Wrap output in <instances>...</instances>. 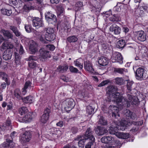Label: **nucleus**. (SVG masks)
Wrapping results in <instances>:
<instances>
[{
	"label": "nucleus",
	"instance_id": "1",
	"mask_svg": "<svg viewBox=\"0 0 148 148\" xmlns=\"http://www.w3.org/2000/svg\"><path fill=\"white\" fill-rule=\"evenodd\" d=\"M93 132L90 128H88L85 134L82 136H78L75 140L78 141V146L81 147H83L86 141L88 140V142L86 145L85 148H91V146L93 144L95 141V138L93 135Z\"/></svg>",
	"mask_w": 148,
	"mask_h": 148
},
{
	"label": "nucleus",
	"instance_id": "2",
	"mask_svg": "<svg viewBox=\"0 0 148 148\" xmlns=\"http://www.w3.org/2000/svg\"><path fill=\"white\" fill-rule=\"evenodd\" d=\"M135 76L136 79L138 80H145L148 77V72L144 69L139 68L136 71Z\"/></svg>",
	"mask_w": 148,
	"mask_h": 148
},
{
	"label": "nucleus",
	"instance_id": "3",
	"mask_svg": "<svg viewBox=\"0 0 148 148\" xmlns=\"http://www.w3.org/2000/svg\"><path fill=\"white\" fill-rule=\"evenodd\" d=\"M111 60L113 62H123V58L121 54L117 52H114L112 53L111 58Z\"/></svg>",
	"mask_w": 148,
	"mask_h": 148
},
{
	"label": "nucleus",
	"instance_id": "4",
	"mask_svg": "<svg viewBox=\"0 0 148 148\" xmlns=\"http://www.w3.org/2000/svg\"><path fill=\"white\" fill-rule=\"evenodd\" d=\"M135 37L137 38V40L141 42H143L146 40V36L143 31H140L135 32L134 33Z\"/></svg>",
	"mask_w": 148,
	"mask_h": 148
},
{
	"label": "nucleus",
	"instance_id": "5",
	"mask_svg": "<svg viewBox=\"0 0 148 148\" xmlns=\"http://www.w3.org/2000/svg\"><path fill=\"white\" fill-rule=\"evenodd\" d=\"M46 20L49 23L52 24L56 21V16L50 12H48L45 15Z\"/></svg>",
	"mask_w": 148,
	"mask_h": 148
},
{
	"label": "nucleus",
	"instance_id": "6",
	"mask_svg": "<svg viewBox=\"0 0 148 148\" xmlns=\"http://www.w3.org/2000/svg\"><path fill=\"white\" fill-rule=\"evenodd\" d=\"M128 99L129 100L130 105L138 106L139 103L138 98L136 96H133L131 94H128L127 95Z\"/></svg>",
	"mask_w": 148,
	"mask_h": 148
},
{
	"label": "nucleus",
	"instance_id": "7",
	"mask_svg": "<svg viewBox=\"0 0 148 148\" xmlns=\"http://www.w3.org/2000/svg\"><path fill=\"white\" fill-rule=\"evenodd\" d=\"M50 112V110L48 108L45 110L44 114L41 117L40 120V121L42 123H45L47 122L49 119Z\"/></svg>",
	"mask_w": 148,
	"mask_h": 148
},
{
	"label": "nucleus",
	"instance_id": "8",
	"mask_svg": "<svg viewBox=\"0 0 148 148\" xmlns=\"http://www.w3.org/2000/svg\"><path fill=\"white\" fill-rule=\"evenodd\" d=\"M32 134L29 131H26L21 136V140L23 143L29 142L31 139Z\"/></svg>",
	"mask_w": 148,
	"mask_h": 148
},
{
	"label": "nucleus",
	"instance_id": "9",
	"mask_svg": "<svg viewBox=\"0 0 148 148\" xmlns=\"http://www.w3.org/2000/svg\"><path fill=\"white\" fill-rule=\"evenodd\" d=\"M32 22L33 26L36 27V28H38L44 25L42 20L38 17L34 18L32 20Z\"/></svg>",
	"mask_w": 148,
	"mask_h": 148
},
{
	"label": "nucleus",
	"instance_id": "10",
	"mask_svg": "<svg viewBox=\"0 0 148 148\" xmlns=\"http://www.w3.org/2000/svg\"><path fill=\"white\" fill-rule=\"evenodd\" d=\"M38 45L34 40H31L29 41V49L32 53L34 54L38 50Z\"/></svg>",
	"mask_w": 148,
	"mask_h": 148
},
{
	"label": "nucleus",
	"instance_id": "11",
	"mask_svg": "<svg viewBox=\"0 0 148 148\" xmlns=\"http://www.w3.org/2000/svg\"><path fill=\"white\" fill-rule=\"evenodd\" d=\"M66 106L65 107L66 110L70 111L73 108L75 105V103L73 99H68L66 100Z\"/></svg>",
	"mask_w": 148,
	"mask_h": 148
},
{
	"label": "nucleus",
	"instance_id": "12",
	"mask_svg": "<svg viewBox=\"0 0 148 148\" xmlns=\"http://www.w3.org/2000/svg\"><path fill=\"white\" fill-rule=\"evenodd\" d=\"M32 118V113L30 112H28L25 114L23 117L20 118V120L23 122H27L30 121Z\"/></svg>",
	"mask_w": 148,
	"mask_h": 148
},
{
	"label": "nucleus",
	"instance_id": "13",
	"mask_svg": "<svg viewBox=\"0 0 148 148\" xmlns=\"http://www.w3.org/2000/svg\"><path fill=\"white\" fill-rule=\"evenodd\" d=\"M7 142H4L1 145L2 148H13L14 145L12 143V140L9 138H6V139Z\"/></svg>",
	"mask_w": 148,
	"mask_h": 148
},
{
	"label": "nucleus",
	"instance_id": "14",
	"mask_svg": "<svg viewBox=\"0 0 148 148\" xmlns=\"http://www.w3.org/2000/svg\"><path fill=\"white\" fill-rule=\"evenodd\" d=\"M119 107L120 108H127L129 107L130 106L129 100L126 99H123L122 97V101L117 104Z\"/></svg>",
	"mask_w": 148,
	"mask_h": 148
},
{
	"label": "nucleus",
	"instance_id": "15",
	"mask_svg": "<svg viewBox=\"0 0 148 148\" xmlns=\"http://www.w3.org/2000/svg\"><path fill=\"white\" fill-rule=\"evenodd\" d=\"M112 97L114 99V101H116L117 104L119 102H120L122 101L123 97L121 95V94L119 92H115L112 93Z\"/></svg>",
	"mask_w": 148,
	"mask_h": 148
},
{
	"label": "nucleus",
	"instance_id": "16",
	"mask_svg": "<svg viewBox=\"0 0 148 148\" xmlns=\"http://www.w3.org/2000/svg\"><path fill=\"white\" fill-rule=\"evenodd\" d=\"M109 108L112 112V117H116L117 116H119V114H118V108L114 105H112L109 106Z\"/></svg>",
	"mask_w": 148,
	"mask_h": 148
},
{
	"label": "nucleus",
	"instance_id": "17",
	"mask_svg": "<svg viewBox=\"0 0 148 148\" xmlns=\"http://www.w3.org/2000/svg\"><path fill=\"white\" fill-rule=\"evenodd\" d=\"M110 30L113 32L115 34L118 35L120 33L121 28L115 24H113L110 26Z\"/></svg>",
	"mask_w": 148,
	"mask_h": 148
},
{
	"label": "nucleus",
	"instance_id": "18",
	"mask_svg": "<svg viewBox=\"0 0 148 148\" xmlns=\"http://www.w3.org/2000/svg\"><path fill=\"white\" fill-rule=\"evenodd\" d=\"M118 90L117 86L114 85H110L108 86L106 88L107 94L110 95L113 93L115 92Z\"/></svg>",
	"mask_w": 148,
	"mask_h": 148
},
{
	"label": "nucleus",
	"instance_id": "19",
	"mask_svg": "<svg viewBox=\"0 0 148 148\" xmlns=\"http://www.w3.org/2000/svg\"><path fill=\"white\" fill-rule=\"evenodd\" d=\"M40 53V57L43 59H46L48 58H50V55L49 52L44 49H42L39 51Z\"/></svg>",
	"mask_w": 148,
	"mask_h": 148
},
{
	"label": "nucleus",
	"instance_id": "20",
	"mask_svg": "<svg viewBox=\"0 0 148 148\" xmlns=\"http://www.w3.org/2000/svg\"><path fill=\"white\" fill-rule=\"evenodd\" d=\"M98 62L100 65L105 66L108 64L109 60L106 58L102 56L99 58Z\"/></svg>",
	"mask_w": 148,
	"mask_h": 148
},
{
	"label": "nucleus",
	"instance_id": "21",
	"mask_svg": "<svg viewBox=\"0 0 148 148\" xmlns=\"http://www.w3.org/2000/svg\"><path fill=\"white\" fill-rule=\"evenodd\" d=\"M1 33L8 39H13L14 35L8 30H6L4 29H2L0 31Z\"/></svg>",
	"mask_w": 148,
	"mask_h": 148
},
{
	"label": "nucleus",
	"instance_id": "22",
	"mask_svg": "<svg viewBox=\"0 0 148 148\" xmlns=\"http://www.w3.org/2000/svg\"><path fill=\"white\" fill-rule=\"evenodd\" d=\"M108 131L105 128L99 126H98L95 130L96 133L99 136L103 135L106 133Z\"/></svg>",
	"mask_w": 148,
	"mask_h": 148
},
{
	"label": "nucleus",
	"instance_id": "23",
	"mask_svg": "<svg viewBox=\"0 0 148 148\" xmlns=\"http://www.w3.org/2000/svg\"><path fill=\"white\" fill-rule=\"evenodd\" d=\"M85 69L90 72L93 73L94 71L91 63L89 61L84 62V63Z\"/></svg>",
	"mask_w": 148,
	"mask_h": 148
},
{
	"label": "nucleus",
	"instance_id": "24",
	"mask_svg": "<svg viewBox=\"0 0 148 148\" xmlns=\"http://www.w3.org/2000/svg\"><path fill=\"white\" fill-rule=\"evenodd\" d=\"M125 114L126 116L133 119H135L137 117V116L134 112H133L127 109L125 110Z\"/></svg>",
	"mask_w": 148,
	"mask_h": 148
},
{
	"label": "nucleus",
	"instance_id": "25",
	"mask_svg": "<svg viewBox=\"0 0 148 148\" xmlns=\"http://www.w3.org/2000/svg\"><path fill=\"white\" fill-rule=\"evenodd\" d=\"M32 84V82L29 81H27L24 85V87L22 89V94L25 95L27 92V89L28 88L31 87Z\"/></svg>",
	"mask_w": 148,
	"mask_h": 148
},
{
	"label": "nucleus",
	"instance_id": "26",
	"mask_svg": "<svg viewBox=\"0 0 148 148\" xmlns=\"http://www.w3.org/2000/svg\"><path fill=\"white\" fill-rule=\"evenodd\" d=\"M113 138L111 136H104L101 139L102 143H111L113 140Z\"/></svg>",
	"mask_w": 148,
	"mask_h": 148
},
{
	"label": "nucleus",
	"instance_id": "27",
	"mask_svg": "<svg viewBox=\"0 0 148 148\" xmlns=\"http://www.w3.org/2000/svg\"><path fill=\"white\" fill-rule=\"evenodd\" d=\"M14 97L18 100L22 99L23 97L21 94V92L18 88L16 89L14 92Z\"/></svg>",
	"mask_w": 148,
	"mask_h": 148
},
{
	"label": "nucleus",
	"instance_id": "28",
	"mask_svg": "<svg viewBox=\"0 0 148 148\" xmlns=\"http://www.w3.org/2000/svg\"><path fill=\"white\" fill-rule=\"evenodd\" d=\"M74 63L75 66L81 69L83 67V60L81 59H78L75 61Z\"/></svg>",
	"mask_w": 148,
	"mask_h": 148
},
{
	"label": "nucleus",
	"instance_id": "29",
	"mask_svg": "<svg viewBox=\"0 0 148 148\" xmlns=\"http://www.w3.org/2000/svg\"><path fill=\"white\" fill-rule=\"evenodd\" d=\"M10 29L12 31L16 36H19L21 35V33L19 31L17 27H16L13 25H11L10 26Z\"/></svg>",
	"mask_w": 148,
	"mask_h": 148
},
{
	"label": "nucleus",
	"instance_id": "30",
	"mask_svg": "<svg viewBox=\"0 0 148 148\" xmlns=\"http://www.w3.org/2000/svg\"><path fill=\"white\" fill-rule=\"evenodd\" d=\"M119 128L118 126H114L112 125L108 129V131L110 134H115L117 132L116 131L118 130Z\"/></svg>",
	"mask_w": 148,
	"mask_h": 148
},
{
	"label": "nucleus",
	"instance_id": "31",
	"mask_svg": "<svg viewBox=\"0 0 148 148\" xmlns=\"http://www.w3.org/2000/svg\"><path fill=\"white\" fill-rule=\"evenodd\" d=\"M15 59L14 61L16 64L17 65L19 64L21 62V57L19 54L16 52L14 53Z\"/></svg>",
	"mask_w": 148,
	"mask_h": 148
},
{
	"label": "nucleus",
	"instance_id": "32",
	"mask_svg": "<svg viewBox=\"0 0 148 148\" xmlns=\"http://www.w3.org/2000/svg\"><path fill=\"white\" fill-rule=\"evenodd\" d=\"M22 100L23 102L25 103H31L33 101V97L32 96L30 95L26 97L23 98Z\"/></svg>",
	"mask_w": 148,
	"mask_h": 148
},
{
	"label": "nucleus",
	"instance_id": "33",
	"mask_svg": "<svg viewBox=\"0 0 148 148\" xmlns=\"http://www.w3.org/2000/svg\"><path fill=\"white\" fill-rule=\"evenodd\" d=\"M54 30L53 28L51 27H48L47 28H45L42 32L43 34H49L55 33Z\"/></svg>",
	"mask_w": 148,
	"mask_h": 148
},
{
	"label": "nucleus",
	"instance_id": "34",
	"mask_svg": "<svg viewBox=\"0 0 148 148\" xmlns=\"http://www.w3.org/2000/svg\"><path fill=\"white\" fill-rule=\"evenodd\" d=\"M46 39L47 40L51 41L54 40L56 38L55 33L49 34H45Z\"/></svg>",
	"mask_w": 148,
	"mask_h": 148
},
{
	"label": "nucleus",
	"instance_id": "35",
	"mask_svg": "<svg viewBox=\"0 0 148 148\" xmlns=\"http://www.w3.org/2000/svg\"><path fill=\"white\" fill-rule=\"evenodd\" d=\"M114 72L120 74H124L127 73L128 71L127 69L125 68H115L114 69Z\"/></svg>",
	"mask_w": 148,
	"mask_h": 148
},
{
	"label": "nucleus",
	"instance_id": "36",
	"mask_svg": "<svg viewBox=\"0 0 148 148\" xmlns=\"http://www.w3.org/2000/svg\"><path fill=\"white\" fill-rule=\"evenodd\" d=\"M18 111L20 114L22 115L28 113V110L26 107H22L19 109Z\"/></svg>",
	"mask_w": 148,
	"mask_h": 148
},
{
	"label": "nucleus",
	"instance_id": "37",
	"mask_svg": "<svg viewBox=\"0 0 148 148\" xmlns=\"http://www.w3.org/2000/svg\"><path fill=\"white\" fill-rule=\"evenodd\" d=\"M125 44V40H121L117 42V47L119 48L122 49L124 48Z\"/></svg>",
	"mask_w": 148,
	"mask_h": 148
},
{
	"label": "nucleus",
	"instance_id": "38",
	"mask_svg": "<svg viewBox=\"0 0 148 148\" xmlns=\"http://www.w3.org/2000/svg\"><path fill=\"white\" fill-rule=\"evenodd\" d=\"M1 12L3 14L8 16H10L12 13L11 10H8L5 8L2 9L1 10Z\"/></svg>",
	"mask_w": 148,
	"mask_h": 148
},
{
	"label": "nucleus",
	"instance_id": "39",
	"mask_svg": "<svg viewBox=\"0 0 148 148\" xmlns=\"http://www.w3.org/2000/svg\"><path fill=\"white\" fill-rule=\"evenodd\" d=\"M12 56V54L11 52L5 53V52L3 55V58L4 60H7L11 59Z\"/></svg>",
	"mask_w": 148,
	"mask_h": 148
},
{
	"label": "nucleus",
	"instance_id": "40",
	"mask_svg": "<svg viewBox=\"0 0 148 148\" xmlns=\"http://www.w3.org/2000/svg\"><path fill=\"white\" fill-rule=\"evenodd\" d=\"M68 67L66 66H59L57 68V70L60 73H63L67 71Z\"/></svg>",
	"mask_w": 148,
	"mask_h": 148
},
{
	"label": "nucleus",
	"instance_id": "41",
	"mask_svg": "<svg viewBox=\"0 0 148 148\" xmlns=\"http://www.w3.org/2000/svg\"><path fill=\"white\" fill-rule=\"evenodd\" d=\"M99 124L103 125H106L108 123L107 120L104 117L102 116H100L99 119Z\"/></svg>",
	"mask_w": 148,
	"mask_h": 148
},
{
	"label": "nucleus",
	"instance_id": "42",
	"mask_svg": "<svg viewBox=\"0 0 148 148\" xmlns=\"http://www.w3.org/2000/svg\"><path fill=\"white\" fill-rule=\"evenodd\" d=\"M77 40V38L74 36H70L67 39V41L70 43L75 42Z\"/></svg>",
	"mask_w": 148,
	"mask_h": 148
},
{
	"label": "nucleus",
	"instance_id": "43",
	"mask_svg": "<svg viewBox=\"0 0 148 148\" xmlns=\"http://www.w3.org/2000/svg\"><path fill=\"white\" fill-rule=\"evenodd\" d=\"M116 84L119 85H122L124 84L125 81L121 77H117L115 79Z\"/></svg>",
	"mask_w": 148,
	"mask_h": 148
},
{
	"label": "nucleus",
	"instance_id": "44",
	"mask_svg": "<svg viewBox=\"0 0 148 148\" xmlns=\"http://www.w3.org/2000/svg\"><path fill=\"white\" fill-rule=\"evenodd\" d=\"M110 20L112 22H117L119 20V17L117 14H114L110 18Z\"/></svg>",
	"mask_w": 148,
	"mask_h": 148
},
{
	"label": "nucleus",
	"instance_id": "45",
	"mask_svg": "<svg viewBox=\"0 0 148 148\" xmlns=\"http://www.w3.org/2000/svg\"><path fill=\"white\" fill-rule=\"evenodd\" d=\"M134 83L132 81H129L127 83V87L128 92H130L132 90V86Z\"/></svg>",
	"mask_w": 148,
	"mask_h": 148
},
{
	"label": "nucleus",
	"instance_id": "46",
	"mask_svg": "<svg viewBox=\"0 0 148 148\" xmlns=\"http://www.w3.org/2000/svg\"><path fill=\"white\" fill-rule=\"evenodd\" d=\"M38 38L40 40L42 43H47V40L46 39L45 34L44 35L43 34H42V33H41Z\"/></svg>",
	"mask_w": 148,
	"mask_h": 148
},
{
	"label": "nucleus",
	"instance_id": "47",
	"mask_svg": "<svg viewBox=\"0 0 148 148\" xmlns=\"http://www.w3.org/2000/svg\"><path fill=\"white\" fill-rule=\"evenodd\" d=\"M86 111L88 114H91L94 113V109L90 106H88L86 107Z\"/></svg>",
	"mask_w": 148,
	"mask_h": 148
},
{
	"label": "nucleus",
	"instance_id": "48",
	"mask_svg": "<svg viewBox=\"0 0 148 148\" xmlns=\"http://www.w3.org/2000/svg\"><path fill=\"white\" fill-rule=\"evenodd\" d=\"M7 77L8 75L5 73L3 72H0V77L4 80L6 82L7 81Z\"/></svg>",
	"mask_w": 148,
	"mask_h": 148
},
{
	"label": "nucleus",
	"instance_id": "49",
	"mask_svg": "<svg viewBox=\"0 0 148 148\" xmlns=\"http://www.w3.org/2000/svg\"><path fill=\"white\" fill-rule=\"evenodd\" d=\"M117 125L119 127L120 125L122 127H127L128 125L127 122L124 120H122L119 124H117Z\"/></svg>",
	"mask_w": 148,
	"mask_h": 148
},
{
	"label": "nucleus",
	"instance_id": "50",
	"mask_svg": "<svg viewBox=\"0 0 148 148\" xmlns=\"http://www.w3.org/2000/svg\"><path fill=\"white\" fill-rule=\"evenodd\" d=\"M59 131L56 128H52L50 129V132L52 134L57 135Z\"/></svg>",
	"mask_w": 148,
	"mask_h": 148
},
{
	"label": "nucleus",
	"instance_id": "51",
	"mask_svg": "<svg viewBox=\"0 0 148 148\" xmlns=\"http://www.w3.org/2000/svg\"><path fill=\"white\" fill-rule=\"evenodd\" d=\"M28 66L31 69H34L37 66L36 62H29L28 63Z\"/></svg>",
	"mask_w": 148,
	"mask_h": 148
},
{
	"label": "nucleus",
	"instance_id": "52",
	"mask_svg": "<svg viewBox=\"0 0 148 148\" xmlns=\"http://www.w3.org/2000/svg\"><path fill=\"white\" fill-rule=\"evenodd\" d=\"M83 5V3L81 1L77 2L75 4L76 10H78L80 9V7Z\"/></svg>",
	"mask_w": 148,
	"mask_h": 148
},
{
	"label": "nucleus",
	"instance_id": "53",
	"mask_svg": "<svg viewBox=\"0 0 148 148\" xmlns=\"http://www.w3.org/2000/svg\"><path fill=\"white\" fill-rule=\"evenodd\" d=\"M110 82V81L108 79L104 80L102 81L101 83L99 84L98 86V87H101L107 84L108 83Z\"/></svg>",
	"mask_w": 148,
	"mask_h": 148
},
{
	"label": "nucleus",
	"instance_id": "54",
	"mask_svg": "<svg viewBox=\"0 0 148 148\" xmlns=\"http://www.w3.org/2000/svg\"><path fill=\"white\" fill-rule=\"evenodd\" d=\"M46 47L47 50H49L51 51L54 50L55 48V46L51 45H47Z\"/></svg>",
	"mask_w": 148,
	"mask_h": 148
},
{
	"label": "nucleus",
	"instance_id": "55",
	"mask_svg": "<svg viewBox=\"0 0 148 148\" xmlns=\"http://www.w3.org/2000/svg\"><path fill=\"white\" fill-rule=\"evenodd\" d=\"M38 57L36 56H30L28 58V61L29 62H33V61H36L37 60Z\"/></svg>",
	"mask_w": 148,
	"mask_h": 148
},
{
	"label": "nucleus",
	"instance_id": "56",
	"mask_svg": "<svg viewBox=\"0 0 148 148\" xmlns=\"http://www.w3.org/2000/svg\"><path fill=\"white\" fill-rule=\"evenodd\" d=\"M25 29L26 31L28 33H29L32 31L31 26L29 25H25Z\"/></svg>",
	"mask_w": 148,
	"mask_h": 148
},
{
	"label": "nucleus",
	"instance_id": "57",
	"mask_svg": "<svg viewBox=\"0 0 148 148\" xmlns=\"http://www.w3.org/2000/svg\"><path fill=\"white\" fill-rule=\"evenodd\" d=\"M69 69L70 71L73 73H77L78 70L76 68H75L72 66H71L69 67Z\"/></svg>",
	"mask_w": 148,
	"mask_h": 148
},
{
	"label": "nucleus",
	"instance_id": "58",
	"mask_svg": "<svg viewBox=\"0 0 148 148\" xmlns=\"http://www.w3.org/2000/svg\"><path fill=\"white\" fill-rule=\"evenodd\" d=\"M121 138L123 139H126L129 138L130 135L128 133H122Z\"/></svg>",
	"mask_w": 148,
	"mask_h": 148
},
{
	"label": "nucleus",
	"instance_id": "59",
	"mask_svg": "<svg viewBox=\"0 0 148 148\" xmlns=\"http://www.w3.org/2000/svg\"><path fill=\"white\" fill-rule=\"evenodd\" d=\"M31 7H29L25 5L23 7V11L25 12H28L31 9Z\"/></svg>",
	"mask_w": 148,
	"mask_h": 148
},
{
	"label": "nucleus",
	"instance_id": "60",
	"mask_svg": "<svg viewBox=\"0 0 148 148\" xmlns=\"http://www.w3.org/2000/svg\"><path fill=\"white\" fill-rule=\"evenodd\" d=\"M17 133L15 131H13V132L11 133L10 135V137L11 139V140H12V141L13 138H14L16 136H17Z\"/></svg>",
	"mask_w": 148,
	"mask_h": 148
},
{
	"label": "nucleus",
	"instance_id": "61",
	"mask_svg": "<svg viewBox=\"0 0 148 148\" xmlns=\"http://www.w3.org/2000/svg\"><path fill=\"white\" fill-rule=\"evenodd\" d=\"M1 48L3 49L4 50L8 49L7 45V42H5L2 44Z\"/></svg>",
	"mask_w": 148,
	"mask_h": 148
},
{
	"label": "nucleus",
	"instance_id": "62",
	"mask_svg": "<svg viewBox=\"0 0 148 148\" xmlns=\"http://www.w3.org/2000/svg\"><path fill=\"white\" fill-rule=\"evenodd\" d=\"M78 129L75 127H72L71 129V131L73 134H76L77 132Z\"/></svg>",
	"mask_w": 148,
	"mask_h": 148
},
{
	"label": "nucleus",
	"instance_id": "63",
	"mask_svg": "<svg viewBox=\"0 0 148 148\" xmlns=\"http://www.w3.org/2000/svg\"><path fill=\"white\" fill-rule=\"evenodd\" d=\"M58 10L60 12V14H61L63 12L64 10V8L61 5H60L58 7Z\"/></svg>",
	"mask_w": 148,
	"mask_h": 148
},
{
	"label": "nucleus",
	"instance_id": "64",
	"mask_svg": "<svg viewBox=\"0 0 148 148\" xmlns=\"http://www.w3.org/2000/svg\"><path fill=\"white\" fill-rule=\"evenodd\" d=\"M7 47L8 49H12L13 47V45L11 42H7Z\"/></svg>",
	"mask_w": 148,
	"mask_h": 148
}]
</instances>
